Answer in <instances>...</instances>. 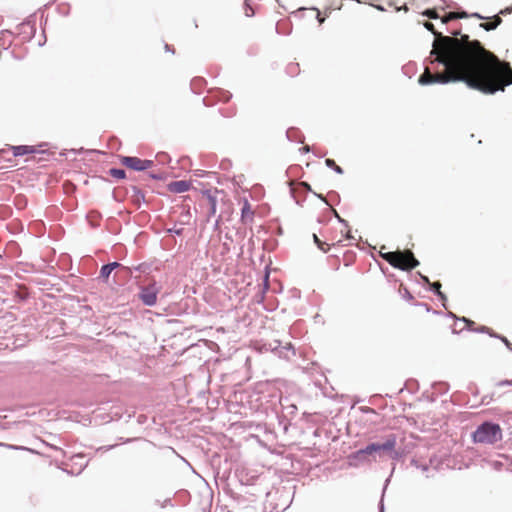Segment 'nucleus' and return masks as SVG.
<instances>
[{
    "label": "nucleus",
    "instance_id": "obj_1",
    "mask_svg": "<svg viewBox=\"0 0 512 512\" xmlns=\"http://www.w3.org/2000/svg\"><path fill=\"white\" fill-rule=\"evenodd\" d=\"M432 64L443 67V72L432 74L429 68L419 77L421 85L464 82L469 88L485 94L504 91L512 84V69L495 55L485 50L479 41H470L467 35L460 39L440 36L434 41Z\"/></svg>",
    "mask_w": 512,
    "mask_h": 512
},
{
    "label": "nucleus",
    "instance_id": "obj_2",
    "mask_svg": "<svg viewBox=\"0 0 512 512\" xmlns=\"http://www.w3.org/2000/svg\"><path fill=\"white\" fill-rule=\"evenodd\" d=\"M503 437L502 429L499 424L493 422H483L472 433L474 443L493 445Z\"/></svg>",
    "mask_w": 512,
    "mask_h": 512
},
{
    "label": "nucleus",
    "instance_id": "obj_3",
    "mask_svg": "<svg viewBox=\"0 0 512 512\" xmlns=\"http://www.w3.org/2000/svg\"><path fill=\"white\" fill-rule=\"evenodd\" d=\"M381 257L390 265L401 270H411L419 265L411 251L382 253Z\"/></svg>",
    "mask_w": 512,
    "mask_h": 512
},
{
    "label": "nucleus",
    "instance_id": "obj_4",
    "mask_svg": "<svg viewBox=\"0 0 512 512\" xmlns=\"http://www.w3.org/2000/svg\"><path fill=\"white\" fill-rule=\"evenodd\" d=\"M121 163L135 171H144L153 165L152 160H142L138 157L124 156L121 158Z\"/></svg>",
    "mask_w": 512,
    "mask_h": 512
},
{
    "label": "nucleus",
    "instance_id": "obj_5",
    "mask_svg": "<svg viewBox=\"0 0 512 512\" xmlns=\"http://www.w3.org/2000/svg\"><path fill=\"white\" fill-rule=\"evenodd\" d=\"M396 446V438L394 436L389 437L384 443H371V449L374 455L381 451L390 452L392 458H397L398 453L394 451Z\"/></svg>",
    "mask_w": 512,
    "mask_h": 512
},
{
    "label": "nucleus",
    "instance_id": "obj_6",
    "mask_svg": "<svg viewBox=\"0 0 512 512\" xmlns=\"http://www.w3.org/2000/svg\"><path fill=\"white\" fill-rule=\"evenodd\" d=\"M159 290L155 284L141 289L139 298L146 306H154L157 302V294Z\"/></svg>",
    "mask_w": 512,
    "mask_h": 512
},
{
    "label": "nucleus",
    "instance_id": "obj_7",
    "mask_svg": "<svg viewBox=\"0 0 512 512\" xmlns=\"http://www.w3.org/2000/svg\"><path fill=\"white\" fill-rule=\"evenodd\" d=\"M190 183L185 180H179L175 182H171L169 184V190L173 193H183L190 189Z\"/></svg>",
    "mask_w": 512,
    "mask_h": 512
},
{
    "label": "nucleus",
    "instance_id": "obj_8",
    "mask_svg": "<svg viewBox=\"0 0 512 512\" xmlns=\"http://www.w3.org/2000/svg\"><path fill=\"white\" fill-rule=\"evenodd\" d=\"M11 150L15 157L23 156L26 154H31V153L36 152V149L33 146H28V145L11 146Z\"/></svg>",
    "mask_w": 512,
    "mask_h": 512
},
{
    "label": "nucleus",
    "instance_id": "obj_9",
    "mask_svg": "<svg viewBox=\"0 0 512 512\" xmlns=\"http://www.w3.org/2000/svg\"><path fill=\"white\" fill-rule=\"evenodd\" d=\"M366 461H367L366 456H364L363 454H360V450H357L356 452H354L348 456V464L351 467H357Z\"/></svg>",
    "mask_w": 512,
    "mask_h": 512
},
{
    "label": "nucleus",
    "instance_id": "obj_10",
    "mask_svg": "<svg viewBox=\"0 0 512 512\" xmlns=\"http://www.w3.org/2000/svg\"><path fill=\"white\" fill-rule=\"evenodd\" d=\"M119 266L118 262H112L101 267L100 274L102 277L107 278L110 273Z\"/></svg>",
    "mask_w": 512,
    "mask_h": 512
},
{
    "label": "nucleus",
    "instance_id": "obj_11",
    "mask_svg": "<svg viewBox=\"0 0 512 512\" xmlns=\"http://www.w3.org/2000/svg\"><path fill=\"white\" fill-rule=\"evenodd\" d=\"M208 200H209L210 208H209L207 220H209L210 217L214 216L216 214V210H217L216 198L209 194Z\"/></svg>",
    "mask_w": 512,
    "mask_h": 512
},
{
    "label": "nucleus",
    "instance_id": "obj_12",
    "mask_svg": "<svg viewBox=\"0 0 512 512\" xmlns=\"http://www.w3.org/2000/svg\"><path fill=\"white\" fill-rule=\"evenodd\" d=\"M501 23V19L499 17L496 18L494 22L481 24L480 26L484 28L486 31L494 30Z\"/></svg>",
    "mask_w": 512,
    "mask_h": 512
},
{
    "label": "nucleus",
    "instance_id": "obj_13",
    "mask_svg": "<svg viewBox=\"0 0 512 512\" xmlns=\"http://www.w3.org/2000/svg\"><path fill=\"white\" fill-rule=\"evenodd\" d=\"M325 164L327 167L332 168L336 173L343 174V169L336 165L335 161L332 159H326Z\"/></svg>",
    "mask_w": 512,
    "mask_h": 512
},
{
    "label": "nucleus",
    "instance_id": "obj_14",
    "mask_svg": "<svg viewBox=\"0 0 512 512\" xmlns=\"http://www.w3.org/2000/svg\"><path fill=\"white\" fill-rule=\"evenodd\" d=\"M441 284L439 282H434L431 284V290L434 291L441 300H446V296L440 291Z\"/></svg>",
    "mask_w": 512,
    "mask_h": 512
},
{
    "label": "nucleus",
    "instance_id": "obj_15",
    "mask_svg": "<svg viewBox=\"0 0 512 512\" xmlns=\"http://www.w3.org/2000/svg\"><path fill=\"white\" fill-rule=\"evenodd\" d=\"M110 175L117 179L125 178V171L123 169L113 168L110 170Z\"/></svg>",
    "mask_w": 512,
    "mask_h": 512
},
{
    "label": "nucleus",
    "instance_id": "obj_16",
    "mask_svg": "<svg viewBox=\"0 0 512 512\" xmlns=\"http://www.w3.org/2000/svg\"><path fill=\"white\" fill-rule=\"evenodd\" d=\"M251 216H252V212L250 210V207H249L248 203H245V205L242 208V218L246 219L247 217H251Z\"/></svg>",
    "mask_w": 512,
    "mask_h": 512
},
{
    "label": "nucleus",
    "instance_id": "obj_17",
    "mask_svg": "<svg viewBox=\"0 0 512 512\" xmlns=\"http://www.w3.org/2000/svg\"><path fill=\"white\" fill-rule=\"evenodd\" d=\"M0 446H5V447H7L9 449H13V450H27V451H30V452H34V450L26 448V447H23V446H16V445L2 444V443H0Z\"/></svg>",
    "mask_w": 512,
    "mask_h": 512
},
{
    "label": "nucleus",
    "instance_id": "obj_18",
    "mask_svg": "<svg viewBox=\"0 0 512 512\" xmlns=\"http://www.w3.org/2000/svg\"><path fill=\"white\" fill-rule=\"evenodd\" d=\"M468 14L466 12L456 13L452 12L448 15V19H456V18H467Z\"/></svg>",
    "mask_w": 512,
    "mask_h": 512
},
{
    "label": "nucleus",
    "instance_id": "obj_19",
    "mask_svg": "<svg viewBox=\"0 0 512 512\" xmlns=\"http://www.w3.org/2000/svg\"><path fill=\"white\" fill-rule=\"evenodd\" d=\"M360 454H363L366 457L374 455L373 450L371 449V444L367 445L363 449H360Z\"/></svg>",
    "mask_w": 512,
    "mask_h": 512
},
{
    "label": "nucleus",
    "instance_id": "obj_20",
    "mask_svg": "<svg viewBox=\"0 0 512 512\" xmlns=\"http://www.w3.org/2000/svg\"><path fill=\"white\" fill-rule=\"evenodd\" d=\"M245 15L251 17L254 15L253 9L250 7L248 0H245Z\"/></svg>",
    "mask_w": 512,
    "mask_h": 512
},
{
    "label": "nucleus",
    "instance_id": "obj_21",
    "mask_svg": "<svg viewBox=\"0 0 512 512\" xmlns=\"http://www.w3.org/2000/svg\"><path fill=\"white\" fill-rule=\"evenodd\" d=\"M412 465H414L416 468L420 469L422 472H426L428 470L427 465H420L416 460L411 461Z\"/></svg>",
    "mask_w": 512,
    "mask_h": 512
},
{
    "label": "nucleus",
    "instance_id": "obj_22",
    "mask_svg": "<svg viewBox=\"0 0 512 512\" xmlns=\"http://www.w3.org/2000/svg\"><path fill=\"white\" fill-rule=\"evenodd\" d=\"M313 239H314V242L318 245V247L323 250V251H326L324 248H323V243L319 240V238L317 237L316 234H313Z\"/></svg>",
    "mask_w": 512,
    "mask_h": 512
},
{
    "label": "nucleus",
    "instance_id": "obj_23",
    "mask_svg": "<svg viewBox=\"0 0 512 512\" xmlns=\"http://www.w3.org/2000/svg\"><path fill=\"white\" fill-rule=\"evenodd\" d=\"M168 232L172 233V234H176V235H181L183 232V229L174 227V228L169 229Z\"/></svg>",
    "mask_w": 512,
    "mask_h": 512
},
{
    "label": "nucleus",
    "instance_id": "obj_24",
    "mask_svg": "<svg viewBox=\"0 0 512 512\" xmlns=\"http://www.w3.org/2000/svg\"><path fill=\"white\" fill-rule=\"evenodd\" d=\"M497 386H512V380H502L497 383Z\"/></svg>",
    "mask_w": 512,
    "mask_h": 512
},
{
    "label": "nucleus",
    "instance_id": "obj_25",
    "mask_svg": "<svg viewBox=\"0 0 512 512\" xmlns=\"http://www.w3.org/2000/svg\"><path fill=\"white\" fill-rule=\"evenodd\" d=\"M424 26H425V28H426L427 30L432 31L434 34H436V33H435V31H434V25H433L432 23H430V22H426V23L424 24Z\"/></svg>",
    "mask_w": 512,
    "mask_h": 512
},
{
    "label": "nucleus",
    "instance_id": "obj_26",
    "mask_svg": "<svg viewBox=\"0 0 512 512\" xmlns=\"http://www.w3.org/2000/svg\"><path fill=\"white\" fill-rule=\"evenodd\" d=\"M498 338H500L504 343L505 345L510 348V342L507 340V338L505 337H500V336H497Z\"/></svg>",
    "mask_w": 512,
    "mask_h": 512
},
{
    "label": "nucleus",
    "instance_id": "obj_27",
    "mask_svg": "<svg viewBox=\"0 0 512 512\" xmlns=\"http://www.w3.org/2000/svg\"><path fill=\"white\" fill-rule=\"evenodd\" d=\"M471 16L475 17V18H478V19H484V17L481 16L480 14H478V13H473V14H471Z\"/></svg>",
    "mask_w": 512,
    "mask_h": 512
},
{
    "label": "nucleus",
    "instance_id": "obj_28",
    "mask_svg": "<svg viewBox=\"0 0 512 512\" xmlns=\"http://www.w3.org/2000/svg\"><path fill=\"white\" fill-rule=\"evenodd\" d=\"M511 11H512V8H506L505 10H502L500 13L505 14V13H510Z\"/></svg>",
    "mask_w": 512,
    "mask_h": 512
},
{
    "label": "nucleus",
    "instance_id": "obj_29",
    "mask_svg": "<svg viewBox=\"0 0 512 512\" xmlns=\"http://www.w3.org/2000/svg\"><path fill=\"white\" fill-rule=\"evenodd\" d=\"M300 150L305 152V153H307V152L310 151V147L309 146H305V147L301 148Z\"/></svg>",
    "mask_w": 512,
    "mask_h": 512
},
{
    "label": "nucleus",
    "instance_id": "obj_30",
    "mask_svg": "<svg viewBox=\"0 0 512 512\" xmlns=\"http://www.w3.org/2000/svg\"><path fill=\"white\" fill-rule=\"evenodd\" d=\"M220 223V217L215 221L214 228L217 229Z\"/></svg>",
    "mask_w": 512,
    "mask_h": 512
},
{
    "label": "nucleus",
    "instance_id": "obj_31",
    "mask_svg": "<svg viewBox=\"0 0 512 512\" xmlns=\"http://www.w3.org/2000/svg\"><path fill=\"white\" fill-rule=\"evenodd\" d=\"M480 332H487L488 331V328L487 327H482L481 329H479Z\"/></svg>",
    "mask_w": 512,
    "mask_h": 512
},
{
    "label": "nucleus",
    "instance_id": "obj_32",
    "mask_svg": "<svg viewBox=\"0 0 512 512\" xmlns=\"http://www.w3.org/2000/svg\"><path fill=\"white\" fill-rule=\"evenodd\" d=\"M338 220L341 222V223H345V221L343 219H341L337 214H336Z\"/></svg>",
    "mask_w": 512,
    "mask_h": 512
},
{
    "label": "nucleus",
    "instance_id": "obj_33",
    "mask_svg": "<svg viewBox=\"0 0 512 512\" xmlns=\"http://www.w3.org/2000/svg\"><path fill=\"white\" fill-rule=\"evenodd\" d=\"M422 279H423L425 282L429 283V280H428V278H427V277L422 276Z\"/></svg>",
    "mask_w": 512,
    "mask_h": 512
},
{
    "label": "nucleus",
    "instance_id": "obj_34",
    "mask_svg": "<svg viewBox=\"0 0 512 512\" xmlns=\"http://www.w3.org/2000/svg\"><path fill=\"white\" fill-rule=\"evenodd\" d=\"M427 15H428L429 17H433V13H431L430 11L427 13Z\"/></svg>",
    "mask_w": 512,
    "mask_h": 512
},
{
    "label": "nucleus",
    "instance_id": "obj_35",
    "mask_svg": "<svg viewBox=\"0 0 512 512\" xmlns=\"http://www.w3.org/2000/svg\"><path fill=\"white\" fill-rule=\"evenodd\" d=\"M463 321L466 322L467 324H470L471 322L468 321L467 319L463 318Z\"/></svg>",
    "mask_w": 512,
    "mask_h": 512
},
{
    "label": "nucleus",
    "instance_id": "obj_36",
    "mask_svg": "<svg viewBox=\"0 0 512 512\" xmlns=\"http://www.w3.org/2000/svg\"><path fill=\"white\" fill-rule=\"evenodd\" d=\"M380 510L383 511V504L380 505Z\"/></svg>",
    "mask_w": 512,
    "mask_h": 512
}]
</instances>
